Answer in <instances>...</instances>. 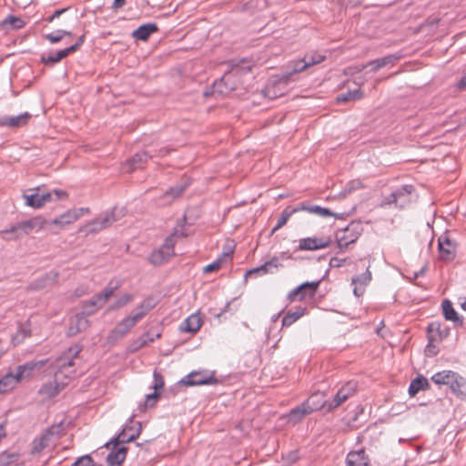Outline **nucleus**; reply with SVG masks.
<instances>
[{
	"label": "nucleus",
	"mask_w": 466,
	"mask_h": 466,
	"mask_svg": "<svg viewBox=\"0 0 466 466\" xmlns=\"http://www.w3.org/2000/svg\"><path fill=\"white\" fill-rule=\"evenodd\" d=\"M122 285V282L120 280H110L107 284V286L104 289V290L100 293H97L99 296L98 299L101 301L106 302L108 300L109 298H111L115 291L117 290Z\"/></svg>",
	"instance_id": "ea45409f"
},
{
	"label": "nucleus",
	"mask_w": 466,
	"mask_h": 466,
	"mask_svg": "<svg viewBox=\"0 0 466 466\" xmlns=\"http://www.w3.org/2000/svg\"><path fill=\"white\" fill-rule=\"evenodd\" d=\"M25 22L20 17L15 16V15H8L5 19H4L0 25L2 28L9 30H18L25 26Z\"/></svg>",
	"instance_id": "79ce46f5"
},
{
	"label": "nucleus",
	"mask_w": 466,
	"mask_h": 466,
	"mask_svg": "<svg viewBox=\"0 0 466 466\" xmlns=\"http://www.w3.org/2000/svg\"><path fill=\"white\" fill-rule=\"evenodd\" d=\"M304 406L309 410V414L319 410H325L327 411L328 400H325L323 392L317 391L311 394L304 402Z\"/></svg>",
	"instance_id": "2eb2a0df"
},
{
	"label": "nucleus",
	"mask_w": 466,
	"mask_h": 466,
	"mask_svg": "<svg viewBox=\"0 0 466 466\" xmlns=\"http://www.w3.org/2000/svg\"><path fill=\"white\" fill-rule=\"evenodd\" d=\"M436 340H437L436 338L428 337V344H427L426 349H425L426 356H428V357H434V356H436L438 354L439 350L434 345V341H436Z\"/></svg>",
	"instance_id": "bf43d9fd"
},
{
	"label": "nucleus",
	"mask_w": 466,
	"mask_h": 466,
	"mask_svg": "<svg viewBox=\"0 0 466 466\" xmlns=\"http://www.w3.org/2000/svg\"><path fill=\"white\" fill-rule=\"evenodd\" d=\"M187 184H177L174 187L168 188L163 195V199L166 203H172L177 198L181 196V194L185 191Z\"/></svg>",
	"instance_id": "4c0bfd02"
},
{
	"label": "nucleus",
	"mask_w": 466,
	"mask_h": 466,
	"mask_svg": "<svg viewBox=\"0 0 466 466\" xmlns=\"http://www.w3.org/2000/svg\"><path fill=\"white\" fill-rule=\"evenodd\" d=\"M134 299V296L132 294H123L120 296L113 304H111L108 308V310H118L125 306H127L128 303H130Z\"/></svg>",
	"instance_id": "3c124183"
},
{
	"label": "nucleus",
	"mask_w": 466,
	"mask_h": 466,
	"mask_svg": "<svg viewBox=\"0 0 466 466\" xmlns=\"http://www.w3.org/2000/svg\"><path fill=\"white\" fill-rule=\"evenodd\" d=\"M309 414V410H307L304 404L301 403L300 405L293 408L284 416V418L286 419L287 422L295 425L301 421L303 418Z\"/></svg>",
	"instance_id": "c756f323"
},
{
	"label": "nucleus",
	"mask_w": 466,
	"mask_h": 466,
	"mask_svg": "<svg viewBox=\"0 0 466 466\" xmlns=\"http://www.w3.org/2000/svg\"><path fill=\"white\" fill-rule=\"evenodd\" d=\"M161 337V332L159 330L150 329L145 333H143L136 341L132 344V350H137L148 343L155 341V339H159Z\"/></svg>",
	"instance_id": "b1692460"
},
{
	"label": "nucleus",
	"mask_w": 466,
	"mask_h": 466,
	"mask_svg": "<svg viewBox=\"0 0 466 466\" xmlns=\"http://www.w3.org/2000/svg\"><path fill=\"white\" fill-rule=\"evenodd\" d=\"M305 208L303 206H299V204L296 207L288 206L281 212L276 226L272 228L271 233H275L278 229L281 228L286 225L289 218L295 213L304 210Z\"/></svg>",
	"instance_id": "bb28decb"
},
{
	"label": "nucleus",
	"mask_w": 466,
	"mask_h": 466,
	"mask_svg": "<svg viewBox=\"0 0 466 466\" xmlns=\"http://www.w3.org/2000/svg\"><path fill=\"white\" fill-rule=\"evenodd\" d=\"M401 56L397 54H390L386 56L371 60L367 63L366 66H371L372 70L374 72L378 71L381 67L388 66H394L396 62H398L400 59Z\"/></svg>",
	"instance_id": "5701e85b"
},
{
	"label": "nucleus",
	"mask_w": 466,
	"mask_h": 466,
	"mask_svg": "<svg viewBox=\"0 0 466 466\" xmlns=\"http://www.w3.org/2000/svg\"><path fill=\"white\" fill-rule=\"evenodd\" d=\"M451 392L461 400H466V379L457 372L449 385Z\"/></svg>",
	"instance_id": "a211bd4d"
},
{
	"label": "nucleus",
	"mask_w": 466,
	"mask_h": 466,
	"mask_svg": "<svg viewBox=\"0 0 466 466\" xmlns=\"http://www.w3.org/2000/svg\"><path fill=\"white\" fill-rule=\"evenodd\" d=\"M172 256H167L165 249H157L153 251L149 256V261L154 266H159L167 262Z\"/></svg>",
	"instance_id": "09e8293b"
},
{
	"label": "nucleus",
	"mask_w": 466,
	"mask_h": 466,
	"mask_svg": "<svg viewBox=\"0 0 466 466\" xmlns=\"http://www.w3.org/2000/svg\"><path fill=\"white\" fill-rule=\"evenodd\" d=\"M135 439H111L104 444V448L108 451L106 457L107 466H122L127 454L128 449L126 443Z\"/></svg>",
	"instance_id": "7ed1b4c3"
},
{
	"label": "nucleus",
	"mask_w": 466,
	"mask_h": 466,
	"mask_svg": "<svg viewBox=\"0 0 466 466\" xmlns=\"http://www.w3.org/2000/svg\"><path fill=\"white\" fill-rule=\"evenodd\" d=\"M201 326V318L198 314H192L181 323L179 329L182 332L196 333Z\"/></svg>",
	"instance_id": "a878e982"
},
{
	"label": "nucleus",
	"mask_w": 466,
	"mask_h": 466,
	"mask_svg": "<svg viewBox=\"0 0 466 466\" xmlns=\"http://www.w3.org/2000/svg\"><path fill=\"white\" fill-rule=\"evenodd\" d=\"M137 323V321L131 315L127 316L111 330L108 339L115 341L124 338Z\"/></svg>",
	"instance_id": "9b49d317"
},
{
	"label": "nucleus",
	"mask_w": 466,
	"mask_h": 466,
	"mask_svg": "<svg viewBox=\"0 0 466 466\" xmlns=\"http://www.w3.org/2000/svg\"><path fill=\"white\" fill-rule=\"evenodd\" d=\"M99 296L95 294L90 299L82 302V312L86 316L95 314L105 303L98 299Z\"/></svg>",
	"instance_id": "2f4dec72"
},
{
	"label": "nucleus",
	"mask_w": 466,
	"mask_h": 466,
	"mask_svg": "<svg viewBox=\"0 0 466 466\" xmlns=\"http://www.w3.org/2000/svg\"><path fill=\"white\" fill-rule=\"evenodd\" d=\"M25 205L34 208H40L52 200L51 192H41L40 187L30 188L23 194Z\"/></svg>",
	"instance_id": "0eeeda50"
},
{
	"label": "nucleus",
	"mask_w": 466,
	"mask_h": 466,
	"mask_svg": "<svg viewBox=\"0 0 466 466\" xmlns=\"http://www.w3.org/2000/svg\"><path fill=\"white\" fill-rule=\"evenodd\" d=\"M19 382L16 373H6L0 379V394L12 390Z\"/></svg>",
	"instance_id": "72a5a7b5"
},
{
	"label": "nucleus",
	"mask_w": 466,
	"mask_h": 466,
	"mask_svg": "<svg viewBox=\"0 0 466 466\" xmlns=\"http://www.w3.org/2000/svg\"><path fill=\"white\" fill-rule=\"evenodd\" d=\"M45 38L47 39L52 44L58 43L63 39L62 34L59 32V30H57L54 33L46 35Z\"/></svg>",
	"instance_id": "338daca9"
},
{
	"label": "nucleus",
	"mask_w": 466,
	"mask_h": 466,
	"mask_svg": "<svg viewBox=\"0 0 466 466\" xmlns=\"http://www.w3.org/2000/svg\"><path fill=\"white\" fill-rule=\"evenodd\" d=\"M415 187L412 185H404L394 191L389 196L384 197L381 205L391 206L394 205L399 208H403L411 202L412 195Z\"/></svg>",
	"instance_id": "20e7f679"
},
{
	"label": "nucleus",
	"mask_w": 466,
	"mask_h": 466,
	"mask_svg": "<svg viewBox=\"0 0 466 466\" xmlns=\"http://www.w3.org/2000/svg\"><path fill=\"white\" fill-rule=\"evenodd\" d=\"M47 221L41 216L13 224L10 228L1 230L0 236L5 240H18L32 232H38Z\"/></svg>",
	"instance_id": "f257e3e1"
},
{
	"label": "nucleus",
	"mask_w": 466,
	"mask_h": 466,
	"mask_svg": "<svg viewBox=\"0 0 466 466\" xmlns=\"http://www.w3.org/2000/svg\"><path fill=\"white\" fill-rule=\"evenodd\" d=\"M81 350L82 346L75 344L51 362L50 367L56 370L55 374H57L58 378L62 375L69 379L75 373V360L78 358Z\"/></svg>",
	"instance_id": "f03ea898"
},
{
	"label": "nucleus",
	"mask_w": 466,
	"mask_h": 466,
	"mask_svg": "<svg viewBox=\"0 0 466 466\" xmlns=\"http://www.w3.org/2000/svg\"><path fill=\"white\" fill-rule=\"evenodd\" d=\"M322 281V279L317 281L304 282L292 289L287 296L289 303L293 301H302L307 299H312L316 295V292Z\"/></svg>",
	"instance_id": "423d86ee"
},
{
	"label": "nucleus",
	"mask_w": 466,
	"mask_h": 466,
	"mask_svg": "<svg viewBox=\"0 0 466 466\" xmlns=\"http://www.w3.org/2000/svg\"><path fill=\"white\" fill-rule=\"evenodd\" d=\"M72 466H95V462L90 455H84L78 458Z\"/></svg>",
	"instance_id": "680f3d73"
},
{
	"label": "nucleus",
	"mask_w": 466,
	"mask_h": 466,
	"mask_svg": "<svg viewBox=\"0 0 466 466\" xmlns=\"http://www.w3.org/2000/svg\"><path fill=\"white\" fill-rule=\"evenodd\" d=\"M105 228H102L100 219L97 217L94 220H92L91 222L87 223L85 227H83L80 229V231H83L86 235H88V234L97 233V232H99V231H101V230H103Z\"/></svg>",
	"instance_id": "603ef678"
},
{
	"label": "nucleus",
	"mask_w": 466,
	"mask_h": 466,
	"mask_svg": "<svg viewBox=\"0 0 466 466\" xmlns=\"http://www.w3.org/2000/svg\"><path fill=\"white\" fill-rule=\"evenodd\" d=\"M346 400L338 390L332 400H328L327 412L333 410L341 405Z\"/></svg>",
	"instance_id": "13d9d810"
},
{
	"label": "nucleus",
	"mask_w": 466,
	"mask_h": 466,
	"mask_svg": "<svg viewBox=\"0 0 466 466\" xmlns=\"http://www.w3.org/2000/svg\"><path fill=\"white\" fill-rule=\"evenodd\" d=\"M223 262L224 261L222 258H218L215 261L207 265L203 270L205 273L217 271L221 268Z\"/></svg>",
	"instance_id": "e2e57ef3"
},
{
	"label": "nucleus",
	"mask_w": 466,
	"mask_h": 466,
	"mask_svg": "<svg viewBox=\"0 0 466 466\" xmlns=\"http://www.w3.org/2000/svg\"><path fill=\"white\" fill-rule=\"evenodd\" d=\"M363 96V94L360 89H356L353 91H349L346 94H342L337 97L338 102H348L360 100Z\"/></svg>",
	"instance_id": "864d4df0"
},
{
	"label": "nucleus",
	"mask_w": 466,
	"mask_h": 466,
	"mask_svg": "<svg viewBox=\"0 0 466 466\" xmlns=\"http://www.w3.org/2000/svg\"><path fill=\"white\" fill-rule=\"evenodd\" d=\"M229 65L231 66L230 74L238 75V73H247L249 72L252 68V64L249 60L243 58V59H231L229 61Z\"/></svg>",
	"instance_id": "c9c22d12"
},
{
	"label": "nucleus",
	"mask_w": 466,
	"mask_h": 466,
	"mask_svg": "<svg viewBox=\"0 0 466 466\" xmlns=\"http://www.w3.org/2000/svg\"><path fill=\"white\" fill-rule=\"evenodd\" d=\"M454 372L455 371L452 370H442L435 373L431 380L437 385H450V382L454 376Z\"/></svg>",
	"instance_id": "49530a36"
},
{
	"label": "nucleus",
	"mask_w": 466,
	"mask_h": 466,
	"mask_svg": "<svg viewBox=\"0 0 466 466\" xmlns=\"http://www.w3.org/2000/svg\"><path fill=\"white\" fill-rule=\"evenodd\" d=\"M431 388V385L427 380L422 375H419L415 379H413L409 386L408 392L410 397L416 396V394L420 390H426Z\"/></svg>",
	"instance_id": "473e14b6"
},
{
	"label": "nucleus",
	"mask_w": 466,
	"mask_h": 466,
	"mask_svg": "<svg viewBox=\"0 0 466 466\" xmlns=\"http://www.w3.org/2000/svg\"><path fill=\"white\" fill-rule=\"evenodd\" d=\"M142 431V424L139 421L130 420L126 423L118 434L114 437H139Z\"/></svg>",
	"instance_id": "cd10ccee"
},
{
	"label": "nucleus",
	"mask_w": 466,
	"mask_h": 466,
	"mask_svg": "<svg viewBox=\"0 0 466 466\" xmlns=\"http://www.w3.org/2000/svg\"><path fill=\"white\" fill-rule=\"evenodd\" d=\"M149 158H151V155L147 151L137 152L127 160V165L130 166V170L139 168L143 164L147 163Z\"/></svg>",
	"instance_id": "58836bf2"
},
{
	"label": "nucleus",
	"mask_w": 466,
	"mask_h": 466,
	"mask_svg": "<svg viewBox=\"0 0 466 466\" xmlns=\"http://www.w3.org/2000/svg\"><path fill=\"white\" fill-rule=\"evenodd\" d=\"M234 245H226L223 248L222 254L218 258H222L224 262L228 258L231 259L234 253Z\"/></svg>",
	"instance_id": "0e129e2a"
},
{
	"label": "nucleus",
	"mask_w": 466,
	"mask_h": 466,
	"mask_svg": "<svg viewBox=\"0 0 466 466\" xmlns=\"http://www.w3.org/2000/svg\"><path fill=\"white\" fill-rule=\"evenodd\" d=\"M307 312L306 307H298L296 310L293 312L289 311L282 319V326L289 327L302 316H304Z\"/></svg>",
	"instance_id": "e433bc0d"
},
{
	"label": "nucleus",
	"mask_w": 466,
	"mask_h": 466,
	"mask_svg": "<svg viewBox=\"0 0 466 466\" xmlns=\"http://www.w3.org/2000/svg\"><path fill=\"white\" fill-rule=\"evenodd\" d=\"M371 280V272L369 269V267L367 268L366 271L363 274L358 275L356 277L352 278V283L357 284L359 283L360 286L367 285Z\"/></svg>",
	"instance_id": "6e6d98bb"
},
{
	"label": "nucleus",
	"mask_w": 466,
	"mask_h": 466,
	"mask_svg": "<svg viewBox=\"0 0 466 466\" xmlns=\"http://www.w3.org/2000/svg\"><path fill=\"white\" fill-rule=\"evenodd\" d=\"M325 58L326 56L324 55L314 51L307 53L303 57L304 63L307 65L308 68L321 63Z\"/></svg>",
	"instance_id": "8fccbe9b"
},
{
	"label": "nucleus",
	"mask_w": 466,
	"mask_h": 466,
	"mask_svg": "<svg viewBox=\"0 0 466 466\" xmlns=\"http://www.w3.org/2000/svg\"><path fill=\"white\" fill-rule=\"evenodd\" d=\"M76 220H77V215H76L71 209V210L65 212L61 216L54 218L51 221V224L59 225L61 227H64L66 225H69V224L75 222Z\"/></svg>",
	"instance_id": "de8ad7c7"
},
{
	"label": "nucleus",
	"mask_w": 466,
	"mask_h": 466,
	"mask_svg": "<svg viewBox=\"0 0 466 466\" xmlns=\"http://www.w3.org/2000/svg\"><path fill=\"white\" fill-rule=\"evenodd\" d=\"M178 235L180 237L185 236V234L182 231H179L178 229H175V231L165 239L163 246L160 248L161 249H165L167 256L173 257L175 255V251H174V247L176 244L175 238Z\"/></svg>",
	"instance_id": "a18cd8bd"
},
{
	"label": "nucleus",
	"mask_w": 466,
	"mask_h": 466,
	"mask_svg": "<svg viewBox=\"0 0 466 466\" xmlns=\"http://www.w3.org/2000/svg\"><path fill=\"white\" fill-rule=\"evenodd\" d=\"M49 362V359L40 360H31L16 368V375L20 381L24 379H29L33 376L34 372L41 370Z\"/></svg>",
	"instance_id": "9d476101"
},
{
	"label": "nucleus",
	"mask_w": 466,
	"mask_h": 466,
	"mask_svg": "<svg viewBox=\"0 0 466 466\" xmlns=\"http://www.w3.org/2000/svg\"><path fill=\"white\" fill-rule=\"evenodd\" d=\"M157 399H158V393L156 390L153 393L147 394L146 396V400H145L144 406L146 408L153 407Z\"/></svg>",
	"instance_id": "69168bd1"
},
{
	"label": "nucleus",
	"mask_w": 466,
	"mask_h": 466,
	"mask_svg": "<svg viewBox=\"0 0 466 466\" xmlns=\"http://www.w3.org/2000/svg\"><path fill=\"white\" fill-rule=\"evenodd\" d=\"M442 313L447 320H451L456 327H461L463 324V319L459 317L458 313L452 307V303L449 299H444L441 303Z\"/></svg>",
	"instance_id": "393cba45"
},
{
	"label": "nucleus",
	"mask_w": 466,
	"mask_h": 466,
	"mask_svg": "<svg viewBox=\"0 0 466 466\" xmlns=\"http://www.w3.org/2000/svg\"><path fill=\"white\" fill-rule=\"evenodd\" d=\"M67 432L65 431V423L64 421H60L57 424H54L47 428L45 434L42 437H48L54 435H66Z\"/></svg>",
	"instance_id": "5fc2aeb1"
},
{
	"label": "nucleus",
	"mask_w": 466,
	"mask_h": 466,
	"mask_svg": "<svg viewBox=\"0 0 466 466\" xmlns=\"http://www.w3.org/2000/svg\"><path fill=\"white\" fill-rule=\"evenodd\" d=\"M153 377H154V384H153L152 388L156 391H158L159 390H162L164 388V385H165V381H164L163 376L157 370H155L154 373H153Z\"/></svg>",
	"instance_id": "052dcab7"
},
{
	"label": "nucleus",
	"mask_w": 466,
	"mask_h": 466,
	"mask_svg": "<svg viewBox=\"0 0 466 466\" xmlns=\"http://www.w3.org/2000/svg\"><path fill=\"white\" fill-rule=\"evenodd\" d=\"M307 65L304 63V59L297 60L292 62V69L289 72L284 73L279 77V83L289 84L293 81L294 75H297L300 72L306 70Z\"/></svg>",
	"instance_id": "7c9ffc66"
},
{
	"label": "nucleus",
	"mask_w": 466,
	"mask_h": 466,
	"mask_svg": "<svg viewBox=\"0 0 466 466\" xmlns=\"http://www.w3.org/2000/svg\"><path fill=\"white\" fill-rule=\"evenodd\" d=\"M280 266L278 258H273L270 260L267 261L263 265L251 268L246 272V277L252 276L255 274L262 273L266 274L269 271V267L279 268Z\"/></svg>",
	"instance_id": "37998d69"
},
{
	"label": "nucleus",
	"mask_w": 466,
	"mask_h": 466,
	"mask_svg": "<svg viewBox=\"0 0 466 466\" xmlns=\"http://www.w3.org/2000/svg\"><path fill=\"white\" fill-rule=\"evenodd\" d=\"M32 115L25 112L18 116L0 117V127H7L10 128H19L27 125Z\"/></svg>",
	"instance_id": "dca6fc26"
},
{
	"label": "nucleus",
	"mask_w": 466,
	"mask_h": 466,
	"mask_svg": "<svg viewBox=\"0 0 466 466\" xmlns=\"http://www.w3.org/2000/svg\"><path fill=\"white\" fill-rule=\"evenodd\" d=\"M331 238H306L299 240L298 250H317L328 248Z\"/></svg>",
	"instance_id": "f8f14e48"
},
{
	"label": "nucleus",
	"mask_w": 466,
	"mask_h": 466,
	"mask_svg": "<svg viewBox=\"0 0 466 466\" xmlns=\"http://www.w3.org/2000/svg\"><path fill=\"white\" fill-rule=\"evenodd\" d=\"M355 390L356 383L352 381L348 382L339 390V393L344 397L346 400L355 393Z\"/></svg>",
	"instance_id": "4d7b16f0"
},
{
	"label": "nucleus",
	"mask_w": 466,
	"mask_h": 466,
	"mask_svg": "<svg viewBox=\"0 0 466 466\" xmlns=\"http://www.w3.org/2000/svg\"><path fill=\"white\" fill-rule=\"evenodd\" d=\"M438 250L440 258L444 261H451L456 256V245L446 234L439 238Z\"/></svg>",
	"instance_id": "1a4fd4ad"
},
{
	"label": "nucleus",
	"mask_w": 466,
	"mask_h": 466,
	"mask_svg": "<svg viewBox=\"0 0 466 466\" xmlns=\"http://www.w3.org/2000/svg\"><path fill=\"white\" fill-rule=\"evenodd\" d=\"M125 209L122 208L114 207L110 211L106 212L103 216L98 217L102 228H109L115 222L118 221L125 216Z\"/></svg>",
	"instance_id": "aec40b11"
},
{
	"label": "nucleus",
	"mask_w": 466,
	"mask_h": 466,
	"mask_svg": "<svg viewBox=\"0 0 466 466\" xmlns=\"http://www.w3.org/2000/svg\"><path fill=\"white\" fill-rule=\"evenodd\" d=\"M85 39H86V35H82L77 38L76 42L74 45L66 47L68 49V51L70 52V54L76 52L80 48V46L84 44Z\"/></svg>",
	"instance_id": "774afa93"
},
{
	"label": "nucleus",
	"mask_w": 466,
	"mask_h": 466,
	"mask_svg": "<svg viewBox=\"0 0 466 466\" xmlns=\"http://www.w3.org/2000/svg\"><path fill=\"white\" fill-rule=\"evenodd\" d=\"M125 209L122 208L114 207L110 211L106 212L103 216L98 217L102 228H109L115 222L118 221L125 216Z\"/></svg>",
	"instance_id": "412c9836"
},
{
	"label": "nucleus",
	"mask_w": 466,
	"mask_h": 466,
	"mask_svg": "<svg viewBox=\"0 0 466 466\" xmlns=\"http://www.w3.org/2000/svg\"><path fill=\"white\" fill-rule=\"evenodd\" d=\"M217 380L211 376L201 372H191L180 380V383L187 386L213 384Z\"/></svg>",
	"instance_id": "f3484780"
},
{
	"label": "nucleus",
	"mask_w": 466,
	"mask_h": 466,
	"mask_svg": "<svg viewBox=\"0 0 466 466\" xmlns=\"http://www.w3.org/2000/svg\"><path fill=\"white\" fill-rule=\"evenodd\" d=\"M231 74H225L218 81L213 85V92L220 95H228L236 89V86L231 81Z\"/></svg>",
	"instance_id": "6ab92c4d"
},
{
	"label": "nucleus",
	"mask_w": 466,
	"mask_h": 466,
	"mask_svg": "<svg viewBox=\"0 0 466 466\" xmlns=\"http://www.w3.org/2000/svg\"><path fill=\"white\" fill-rule=\"evenodd\" d=\"M299 206H303L305 209L303 211H308L309 213L317 214L319 217H336L340 218L339 215L333 213L330 209L322 208L319 206H308L305 203H299Z\"/></svg>",
	"instance_id": "c03bdc74"
},
{
	"label": "nucleus",
	"mask_w": 466,
	"mask_h": 466,
	"mask_svg": "<svg viewBox=\"0 0 466 466\" xmlns=\"http://www.w3.org/2000/svg\"><path fill=\"white\" fill-rule=\"evenodd\" d=\"M70 55V52L67 48L61 49L55 54H49L48 56L43 55L40 58L41 63L45 65H54L58 63L65 57Z\"/></svg>",
	"instance_id": "a19ab883"
},
{
	"label": "nucleus",
	"mask_w": 466,
	"mask_h": 466,
	"mask_svg": "<svg viewBox=\"0 0 466 466\" xmlns=\"http://www.w3.org/2000/svg\"><path fill=\"white\" fill-rule=\"evenodd\" d=\"M86 315L83 312L76 313L70 319V323L67 330V335L73 337L78 333L86 330L89 326V320Z\"/></svg>",
	"instance_id": "ddd939ff"
},
{
	"label": "nucleus",
	"mask_w": 466,
	"mask_h": 466,
	"mask_svg": "<svg viewBox=\"0 0 466 466\" xmlns=\"http://www.w3.org/2000/svg\"><path fill=\"white\" fill-rule=\"evenodd\" d=\"M67 385V381H60L57 374H55V380L44 383L38 390V395L45 400H51L61 392Z\"/></svg>",
	"instance_id": "6e6552de"
},
{
	"label": "nucleus",
	"mask_w": 466,
	"mask_h": 466,
	"mask_svg": "<svg viewBox=\"0 0 466 466\" xmlns=\"http://www.w3.org/2000/svg\"><path fill=\"white\" fill-rule=\"evenodd\" d=\"M346 466H371L370 460L363 448L350 451L346 456Z\"/></svg>",
	"instance_id": "4468645a"
},
{
	"label": "nucleus",
	"mask_w": 466,
	"mask_h": 466,
	"mask_svg": "<svg viewBox=\"0 0 466 466\" xmlns=\"http://www.w3.org/2000/svg\"><path fill=\"white\" fill-rule=\"evenodd\" d=\"M363 228L360 222L353 221L336 234L338 248L341 252L355 243L361 235Z\"/></svg>",
	"instance_id": "39448f33"
},
{
	"label": "nucleus",
	"mask_w": 466,
	"mask_h": 466,
	"mask_svg": "<svg viewBox=\"0 0 466 466\" xmlns=\"http://www.w3.org/2000/svg\"><path fill=\"white\" fill-rule=\"evenodd\" d=\"M450 335V328L441 322L434 321L427 327V337L436 338L437 340H442Z\"/></svg>",
	"instance_id": "4be33fe9"
},
{
	"label": "nucleus",
	"mask_w": 466,
	"mask_h": 466,
	"mask_svg": "<svg viewBox=\"0 0 466 466\" xmlns=\"http://www.w3.org/2000/svg\"><path fill=\"white\" fill-rule=\"evenodd\" d=\"M155 303L151 298H147L137 305L131 315L137 322L140 321L153 308Z\"/></svg>",
	"instance_id": "f704fd0d"
},
{
	"label": "nucleus",
	"mask_w": 466,
	"mask_h": 466,
	"mask_svg": "<svg viewBox=\"0 0 466 466\" xmlns=\"http://www.w3.org/2000/svg\"><path fill=\"white\" fill-rule=\"evenodd\" d=\"M157 31H158V27H157V24L148 23V24H144V25H140L138 28H137L133 32L132 35L137 40L147 41L153 33H156Z\"/></svg>",
	"instance_id": "c85d7f7f"
}]
</instances>
